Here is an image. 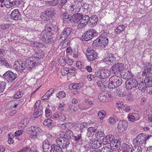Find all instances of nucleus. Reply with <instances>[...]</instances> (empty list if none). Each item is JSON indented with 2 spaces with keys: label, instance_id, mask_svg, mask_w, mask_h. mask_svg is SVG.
<instances>
[{
  "label": "nucleus",
  "instance_id": "33",
  "mask_svg": "<svg viewBox=\"0 0 152 152\" xmlns=\"http://www.w3.org/2000/svg\"><path fill=\"white\" fill-rule=\"evenodd\" d=\"M75 140L76 141V142L79 145H81L83 144V141L81 134L75 136Z\"/></svg>",
  "mask_w": 152,
  "mask_h": 152
},
{
  "label": "nucleus",
  "instance_id": "56",
  "mask_svg": "<svg viewBox=\"0 0 152 152\" xmlns=\"http://www.w3.org/2000/svg\"><path fill=\"white\" fill-rule=\"evenodd\" d=\"M127 117L129 121H132V122L135 120V118L134 117V116L131 114H129L128 115Z\"/></svg>",
  "mask_w": 152,
  "mask_h": 152
},
{
  "label": "nucleus",
  "instance_id": "51",
  "mask_svg": "<svg viewBox=\"0 0 152 152\" xmlns=\"http://www.w3.org/2000/svg\"><path fill=\"white\" fill-rule=\"evenodd\" d=\"M58 62L60 66H64L66 63V61L62 58H60Z\"/></svg>",
  "mask_w": 152,
  "mask_h": 152
},
{
  "label": "nucleus",
  "instance_id": "16",
  "mask_svg": "<svg viewBox=\"0 0 152 152\" xmlns=\"http://www.w3.org/2000/svg\"><path fill=\"white\" fill-rule=\"evenodd\" d=\"M99 40V47L101 48H104L107 45L108 42V39L105 36L104 34H102L98 38Z\"/></svg>",
  "mask_w": 152,
  "mask_h": 152
},
{
  "label": "nucleus",
  "instance_id": "58",
  "mask_svg": "<svg viewBox=\"0 0 152 152\" xmlns=\"http://www.w3.org/2000/svg\"><path fill=\"white\" fill-rule=\"evenodd\" d=\"M117 105L118 108L119 109H120L124 107L123 103L119 101L117 103Z\"/></svg>",
  "mask_w": 152,
  "mask_h": 152
},
{
  "label": "nucleus",
  "instance_id": "37",
  "mask_svg": "<svg viewBox=\"0 0 152 152\" xmlns=\"http://www.w3.org/2000/svg\"><path fill=\"white\" fill-rule=\"evenodd\" d=\"M62 148L59 146H58L53 144L52 150L53 152H62Z\"/></svg>",
  "mask_w": 152,
  "mask_h": 152
},
{
  "label": "nucleus",
  "instance_id": "3",
  "mask_svg": "<svg viewBox=\"0 0 152 152\" xmlns=\"http://www.w3.org/2000/svg\"><path fill=\"white\" fill-rule=\"evenodd\" d=\"M144 70L142 74L143 76H145L144 80L146 87H152V70L151 64L147 62L144 64Z\"/></svg>",
  "mask_w": 152,
  "mask_h": 152
},
{
  "label": "nucleus",
  "instance_id": "53",
  "mask_svg": "<svg viewBox=\"0 0 152 152\" xmlns=\"http://www.w3.org/2000/svg\"><path fill=\"white\" fill-rule=\"evenodd\" d=\"M23 94L21 93L20 91L17 92L14 95V99H18L22 97L23 96Z\"/></svg>",
  "mask_w": 152,
  "mask_h": 152
},
{
  "label": "nucleus",
  "instance_id": "23",
  "mask_svg": "<svg viewBox=\"0 0 152 152\" xmlns=\"http://www.w3.org/2000/svg\"><path fill=\"white\" fill-rule=\"evenodd\" d=\"M31 132L30 134V137L33 138L37 137V134L40 132L41 129L37 126H31Z\"/></svg>",
  "mask_w": 152,
  "mask_h": 152
},
{
  "label": "nucleus",
  "instance_id": "29",
  "mask_svg": "<svg viewBox=\"0 0 152 152\" xmlns=\"http://www.w3.org/2000/svg\"><path fill=\"white\" fill-rule=\"evenodd\" d=\"M60 127L62 129L70 130L72 127V125L70 123H64L61 124Z\"/></svg>",
  "mask_w": 152,
  "mask_h": 152
},
{
  "label": "nucleus",
  "instance_id": "39",
  "mask_svg": "<svg viewBox=\"0 0 152 152\" xmlns=\"http://www.w3.org/2000/svg\"><path fill=\"white\" fill-rule=\"evenodd\" d=\"M48 35L49 34L46 32V30H43L40 35V37L41 40L44 41Z\"/></svg>",
  "mask_w": 152,
  "mask_h": 152
},
{
  "label": "nucleus",
  "instance_id": "27",
  "mask_svg": "<svg viewBox=\"0 0 152 152\" xmlns=\"http://www.w3.org/2000/svg\"><path fill=\"white\" fill-rule=\"evenodd\" d=\"M114 136L113 135L109 134L107 135L104 139H103V142H105L104 144L110 143L112 141L114 140Z\"/></svg>",
  "mask_w": 152,
  "mask_h": 152
},
{
  "label": "nucleus",
  "instance_id": "64",
  "mask_svg": "<svg viewBox=\"0 0 152 152\" xmlns=\"http://www.w3.org/2000/svg\"><path fill=\"white\" fill-rule=\"evenodd\" d=\"M109 121L111 124H115V121L114 118L112 117H110L109 118Z\"/></svg>",
  "mask_w": 152,
  "mask_h": 152
},
{
  "label": "nucleus",
  "instance_id": "8",
  "mask_svg": "<svg viewBox=\"0 0 152 152\" xmlns=\"http://www.w3.org/2000/svg\"><path fill=\"white\" fill-rule=\"evenodd\" d=\"M5 80L8 82H12L17 77V75L12 71L9 70L5 72L3 75Z\"/></svg>",
  "mask_w": 152,
  "mask_h": 152
},
{
  "label": "nucleus",
  "instance_id": "24",
  "mask_svg": "<svg viewBox=\"0 0 152 152\" xmlns=\"http://www.w3.org/2000/svg\"><path fill=\"white\" fill-rule=\"evenodd\" d=\"M11 17L12 20H18L20 19V14L18 10H14L12 12Z\"/></svg>",
  "mask_w": 152,
  "mask_h": 152
},
{
  "label": "nucleus",
  "instance_id": "43",
  "mask_svg": "<svg viewBox=\"0 0 152 152\" xmlns=\"http://www.w3.org/2000/svg\"><path fill=\"white\" fill-rule=\"evenodd\" d=\"M6 84L5 82L4 81L0 82V93L4 92Z\"/></svg>",
  "mask_w": 152,
  "mask_h": 152
},
{
  "label": "nucleus",
  "instance_id": "41",
  "mask_svg": "<svg viewBox=\"0 0 152 152\" xmlns=\"http://www.w3.org/2000/svg\"><path fill=\"white\" fill-rule=\"evenodd\" d=\"M130 152H142L141 148L140 146H135L132 148Z\"/></svg>",
  "mask_w": 152,
  "mask_h": 152
},
{
  "label": "nucleus",
  "instance_id": "14",
  "mask_svg": "<svg viewBox=\"0 0 152 152\" xmlns=\"http://www.w3.org/2000/svg\"><path fill=\"white\" fill-rule=\"evenodd\" d=\"M139 82L136 79H134L127 80L126 82V87L128 90L134 88L138 86Z\"/></svg>",
  "mask_w": 152,
  "mask_h": 152
},
{
  "label": "nucleus",
  "instance_id": "62",
  "mask_svg": "<svg viewBox=\"0 0 152 152\" xmlns=\"http://www.w3.org/2000/svg\"><path fill=\"white\" fill-rule=\"evenodd\" d=\"M54 88H51L46 93V95H48L50 96L54 93Z\"/></svg>",
  "mask_w": 152,
  "mask_h": 152
},
{
  "label": "nucleus",
  "instance_id": "40",
  "mask_svg": "<svg viewBox=\"0 0 152 152\" xmlns=\"http://www.w3.org/2000/svg\"><path fill=\"white\" fill-rule=\"evenodd\" d=\"M53 121L50 119L48 118L45 119L43 122V125L50 127L52 125Z\"/></svg>",
  "mask_w": 152,
  "mask_h": 152
},
{
  "label": "nucleus",
  "instance_id": "18",
  "mask_svg": "<svg viewBox=\"0 0 152 152\" xmlns=\"http://www.w3.org/2000/svg\"><path fill=\"white\" fill-rule=\"evenodd\" d=\"M124 66V64L122 63H118L115 64L113 65L111 68V71L114 74H115L118 72L122 70Z\"/></svg>",
  "mask_w": 152,
  "mask_h": 152
},
{
  "label": "nucleus",
  "instance_id": "38",
  "mask_svg": "<svg viewBox=\"0 0 152 152\" xmlns=\"http://www.w3.org/2000/svg\"><path fill=\"white\" fill-rule=\"evenodd\" d=\"M42 111L41 110H35V112L33 114V117L35 118H37L42 115Z\"/></svg>",
  "mask_w": 152,
  "mask_h": 152
},
{
  "label": "nucleus",
  "instance_id": "11",
  "mask_svg": "<svg viewBox=\"0 0 152 152\" xmlns=\"http://www.w3.org/2000/svg\"><path fill=\"white\" fill-rule=\"evenodd\" d=\"M56 142L58 145L63 148H67L69 144V141L62 137L57 138L56 140Z\"/></svg>",
  "mask_w": 152,
  "mask_h": 152
},
{
  "label": "nucleus",
  "instance_id": "7",
  "mask_svg": "<svg viewBox=\"0 0 152 152\" xmlns=\"http://www.w3.org/2000/svg\"><path fill=\"white\" fill-rule=\"evenodd\" d=\"M55 12L56 11L54 9L50 8L42 12L40 15V18L43 20H48L51 16L56 14Z\"/></svg>",
  "mask_w": 152,
  "mask_h": 152
},
{
  "label": "nucleus",
  "instance_id": "52",
  "mask_svg": "<svg viewBox=\"0 0 152 152\" xmlns=\"http://www.w3.org/2000/svg\"><path fill=\"white\" fill-rule=\"evenodd\" d=\"M73 8H74L75 13L79 12L81 9L80 6L78 4L73 5Z\"/></svg>",
  "mask_w": 152,
  "mask_h": 152
},
{
  "label": "nucleus",
  "instance_id": "46",
  "mask_svg": "<svg viewBox=\"0 0 152 152\" xmlns=\"http://www.w3.org/2000/svg\"><path fill=\"white\" fill-rule=\"evenodd\" d=\"M53 41V39L51 35H49V34L45 38V39L44 41L45 42L47 43H49L50 42H52Z\"/></svg>",
  "mask_w": 152,
  "mask_h": 152
},
{
  "label": "nucleus",
  "instance_id": "6",
  "mask_svg": "<svg viewBox=\"0 0 152 152\" xmlns=\"http://www.w3.org/2000/svg\"><path fill=\"white\" fill-rule=\"evenodd\" d=\"M152 137L151 135H146L143 133L139 134L133 140L134 143H137L139 146L143 145L146 144V141Z\"/></svg>",
  "mask_w": 152,
  "mask_h": 152
},
{
  "label": "nucleus",
  "instance_id": "48",
  "mask_svg": "<svg viewBox=\"0 0 152 152\" xmlns=\"http://www.w3.org/2000/svg\"><path fill=\"white\" fill-rule=\"evenodd\" d=\"M101 152H112V150L109 147H104L101 150Z\"/></svg>",
  "mask_w": 152,
  "mask_h": 152
},
{
  "label": "nucleus",
  "instance_id": "30",
  "mask_svg": "<svg viewBox=\"0 0 152 152\" xmlns=\"http://www.w3.org/2000/svg\"><path fill=\"white\" fill-rule=\"evenodd\" d=\"M98 20L97 16L96 15H94L91 16L90 18H89V22L92 26H95L97 24Z\"/></svg>",
  "mask_w": 152,
  "mask_h": 152
},
{
  "label": "nucleus",
  "instance_id": "55",
  "mask_svg": "<svg viewBox=\"0 0 152 152\" xmlns=\"http://www.w3.org/2000/svg\"><path fill=\"white\" fill-rule=\"evenodd\" d=\"M44 30H46V32L49 34L50 32L52 31V28L50 26H49L48 25H46Z\"/></svg>",
  "mask_w": 152,
  "mask_h": 152
},
{
  "label": "nucleus",
  "instance_id": "59",
  "mask_svg": "<svg viewBox=\"0 0 152 152\" xmlns=\"http://www.w3.org/2000/svg\"><path fill=\"white\" fill-rule=\"evenodd\" d=\"M3 2L5 6L7 8H9L11 7V5H10V4L9 3V2L8 1V0H4Z\"/></svg>",
  "mask_w": 152,
  "mask_h": 152
},
{
  "label": "nucleus",
  "instance_id": "63",
  "mask_svg": "<svg viewBox=\"0 0 152 152\" xmlns=\"http://www.w3.org/2000/svg\"><path fill=\"white\" fill-rule=\"evenodd\" d=\"M23 132V131L22 130H19L15 132V135L16 137H18L21 135Z\"/></svg>",
  "mask_w": 152,
  "mask_h": 152
},
{
  "label": "nucleus",
  "instance_id": "34",
  "mask_svg": "<svg viewBox=\"0 0 152 152\" xmlns=\"http://www.w3.org/2000/svg\"><path fill=\"white\" fill-rule=\"evenodd\" d=\"M97 128L96 127H90L87 129L88 134L90 136L91 135H94L95 132L97 131Z\"/></svg>",
  "mask_w": 152,
  "mask_h": 152
},
{
  "label": "nucleus",
  "instance_id": "4",
  "mask_svg": "<svg viewBox=\"0 0 152 152\" xmlns=\"http://www.w3.org/2000/svg\"><path fill=\"white\" fill-rule=\"evenodd\" d=\"M109 82L108 88L110 89L114 88L119 86L122 83V80L120 76L114 75L109 79Z\"/></svg>",
  "mask_w": 152,
  "mask_h": 152
},
{
  "label": "nucleus",
  "instance_id": "28",
  "mask_svg": "<svg viewBox=\"0 0 152 152\" xmlns=\"http://www.w3.org/2000/svg\"><path fill=\"white\" fill-rule=\"evenodd\" d=\"M138 88L142 93H145L147 92L146 87H145L144 83L143 81H140L138 84Z\"/></svg>",
  "mask_w": 152,
  "mask_h": 152
},
{
  "label": "nucleus",
  "instance_id": "5",
  "mask_svg": "<svg viewBox=\"0 0 152 152\" xmlns=\"http://www.w3.org/2000/svg\"><path fill=\"white\" fill-rule=\"evenodd\" d=\"M26 59L25 63L23 64L22 62L18 61L13 65V67L15 69L17 72H26V70L27 69L30 70L31 69L34 68V67H31L30 65L26 64Z\"/></svg>",
  "mask_w": 152,
  "mask_h": 152
},
{
  "label": "nucleus",
  "instance_id": "17",
  "mask_svg": "<svg viewBox=\"0 0 152 152\" xmlns=\"http://www.w3.org/2000/svg\"><path fill=\"white\" fill-rule=\"evenodd\" d=\"M110 75V71L107 69L99 71L97 74V77L102 79H105L108 77Z\"/></svg>",
  "mask_w": 152,
  "mask_h": 152
},
{
  "label": "nucleus",
  "instance_id": "36",
  "mask_svg": "<svg viewBox=\"0 0 152 152\" xmlns=\"http://www.w3.org/2000/svg\"><path fill=\"white\" fill-rule=\"evenodd\" d=\"M105 134L103 132L98 130H97L95 134V137L98 138L99 137H104Z\"/></svg>",
  "mask_w": 152,
  "mask_h": 152
},
{
  "label": "nucleus",
  "instance_id": "2",
  "mask_svg": "<svg viewBox=\"0 0 152 152\" xmlns=\"http://www.w3.org/2000/svg\"><path fill=\"white\" fill-rule=\"evenodd\" d=\"M72 20H73V24L77 25V28L80 29L84 27L89 21V17L87 15H83L78 13L74 15Z\"/></svg>",
  "mask_w": 152,
  "mask_h": 152
},
{
  "label": "nucleus",
  "instance_id": "57",
  "mask_svg": "<svg viewBox=\"0 0 152 152\" xmlns=\"http://www.w3.org/2000/svg\"><path fill=\"white\" fill-rule=\"evenodd\" d=\"M45 113L46 117L50 116L52 113V111L48 108H46L45 110Z\"/></svg>",
  "mask_w": 152,
  "mask_h": 152
},
{
  "label": "nucleus",
  "instance_id": "45",
  "mask_svg": "<svg viewBox=\"0 0 152 152\" xmlns=\"http://www.w3.org/2000/svg\"><path fill=\"white\" fill-rule=\"evenodd\" d=\"M106 115V112L104 110L100 111H99L98 113V116L100 118V119L103 118Z\"/></svg>",
  "mask_w": 152,
  "mask_h": 152
},
{
  "label": "nucleus",
  "instance_id": "21",
  "mask_svg": "<svg viewBox=\"0 0 152 152\" xmlns=\"http://www.w3.org/2000/svg\"><path fill=\"white\" fill-rule=\"evenodd\" d=\"M128 126V123L126 121H120L118 126V128L119 131L120 132H124L127 129Z\"/></svg>",
  "mask_w": 152,
  "mask_h": 152
},
{
  "label": "nucleus",
  "instance_id": "44",
  "mask_svg": "<svg viewBox=\"0 0 152 152\" xmlns=\"http://www.w3.org/2000/svg\"><path fill=\"white\" fill-rule=\"evenodd\" d=\"M146 114L148 116V121L152 122V111L148 110H147Z\"/></svg>",
  "mask_w": 152,
  "mask_h": 152
},
{
  "label": "nucleus",
  "instance_id": "32",
  "mask_svg": "<svg viewBox=\"0 0 152 152\" xmlns=\"http://www.w3.org/2000/svg\"><path fill=\"white\" fill-rule=\"evenodd\" d=\"M125 27L123 25H120L117 26L115 30V32L116 34H120L125 29Z\"/></svg>",
  "mask_w": 152,
  "mask_h": 152
},
{
  "label": "nucleus",
  "instance_id": "22",
  "mask_svg": "<svg viewBox=\"0 0 152 152\" xmlns=\"http://www.w3.org/2000/svg\"><path fill=\"white\" fill-rule=\"evenodd\" d=\"M71 32V29L69 28H65L60 36V38L62 40H64L69 35Z\"/></svg>",
  "mask_w": 152,
  "mask_h": 152
},
{
  "label": "nucleus",
  "instance_id": "25",
  "mask_svg": "<svg viewBox=\"0 0 152 152\" xmlns=\"http://www.w3.org/2000/svg\"><path fill=\"white\" fill-rule=\"evenodd\" d=\"M121 76L122 78L126 79H129L132 76L131 73L127 70L122 71L121 73Z\"/></svg>",
  "mask_w": 152,
  "mask_h": 152
},
{
  "label": "nucleus",
  "instance_id": "60",
  "mask_svg": "<svg viewBox=\"0 0 152 152\" xmlns=\"http://www.w3.org/2000/svg\"><path fill=\"white\" fill-rule=\"evenodd\" d=\"M99 40L98 38L97 39H96L92 43V45L93 46H99Z\"/></svg>",
  "mask_w": 152,
  "mask_h": 152
},
{
  "label": "nucleus",
  "instance_id": "1",
  "mask_svg": "<svg viewBox=\"0 0 152 152\" xmlns=\"http://www.w3.org/2000/svg\"><path fill=\"white\" fill-rule=\"evenodd\" d=\"M45 56V53L42 50L37 49L34 55L26 59V64L28 66L30 65L31 67L34 68L40 63V59L42 58Z\"/></svg>",
  "mask_w": 152,
  "mask_h": 152
},
{
  "label": "nucleus",
  "instance_id": "15",
  "mask_svg": "<svg viewBox=\"0 0 152 152\" xmlns=\"http://www.w3.org/2000/svg\"><path fill=\"white\" fill-rule=\"evenodd\" d=\"M61 11H62L61 15L64 22L65 23H69L70 21L72 23H73V20H72L74 15L70 17L69 16V15L68 14V12L66 11V10L64 9H62Z\"/></svg>",
  "mask_w": 152,
  "mask_h": 152
},
{
  "label": "nucleus",
  "instance_id": "35",
  "mask_svg": "<svg viewBox=\"0 0 152 152\" xmlns=\"http://www.w3.org/2000/svg\"><path fill=\"white\" fill-rule=\"evenodd\" d=\"M46 3L47 5L54 6L58 4V0H52L50 1H47Z\"/></svg>",
  "mask_w": 152,
  "mask_h": 152
},
{
  "label": "nucleus",
  "instance_id": "20",
  "mask_svg": "<svg viewBox=\"0 0 152 152\" xmlns=\"http://www.w3.org/2000/svg\"><path fill=\"white\" fill-rule=\"evenodd\" d=\"M90 148L93 149H97L100 147L102 145L101 142L96 140H90L89 142Z\"/></svg>",
  "mask_w": 152,
  "mask_h": 152
},
{
  "label": "nucleus",
  "instance_id": "47",
  "mask_svg": "<svg viewBox=\"0 0 152 152\" xmlns=\"http://www.w3.org/2000/svg\"><path fill=\"white\" fill-rule=\"evenodd\" d=\"M30 44L32 46L40 48L41 47V44L36 41L31 42H30Z\"/></svg>",
  "mask_w": 152,
  "mask_h": 152
},
{
  "label": "nucleus",
  "instance_id": "61",
  "mask_svg": "<svg viewBox=\"0 0 152 152\" xmlns=\"http://www.w3.org/2000/svg\"><path fill=\"white\" fill-rule=\"evenodd\" d=\"M58 119L61 121H64L66 119V117L64 114H61L60 113Z\"/></svg>",
  "mask_w": 152,
  "mask_h": 152
},
{
  "label": "nucleus",
  "instance_id": "54",
  "mask_svg": "<svg viewBox=\"0 0 152 152\" xmlns=\"http://www.w3.org/2000/svg\"><path fill=\"white\" fill-rule=\"evenodd\" d=\"M29 118H26L24 119L22 122V123L23 125V126L26 127L29 123Z\"/></svg>",
  "mask_w": 152,
  "mask_h": 152
},
{
  "label": "nucleus",
  "instance_id": "49",
  "mask_svg": "<svg viewBox=\"0 0 152 152\" xmlns=\"http://www.w3.org/2000/svg\"><path fill=\"white\" fill-rule=\"evenodd\" d=\"M82 86V84L75 83L72 86V88L74 89H80Z\"/></svg>",
  "mask_w": 152,
  "mask_h": 152
},
{
  "label": "nucleus",
  "instance_id": "42",
  "mask_svg": "<svg viewBox=\"0 0 152 152\" xmlns=\"http://www.w3.org/2000/svg\"><path fill=\"white\" fill-rule=\"evenodd\" d=\"M66 94L63 91L58 92L56 94V96L59 99H61L65 97Z\"/></svg>",
  "mask_w": 152,
  "mask_h": 152
},
{
  "label": "nucleus",
  "instance_id": "10",
  "mask_svg": "<svg viewBox=\"0 0 152 152\" xmlns=\"http://www.w3.org/2000/svg\"><path fill=\"white\" fill-rule=\"evenodd\" d=\"M108 58H104L101 61L102 62H104L108 65H112L113 64V61H115L118 56V55L115 53L113 54L111 53H109L108 54Z\"/></svg>",
  "mask_w": 152,
  "mask_h": 152
},
{
  "label": "nucleus",
  "instance_id": "9",
  "mask_svg": "<svg viewBox=\"0 0 152 152\" xmlns=\"http://www.w3.org/2000/svg\"><path fill=\"white\" fill-rule=\"evenodd\" d=\"M97 34L96 30L94 29H90L85 33L83 35V37L85 41H88L97 36Z\"/></svg>",
  "mask_w": 152,
  "mask_h": 152
},
{
  "label": "nucleus",
  "instance_id": "50",
  "mask_svg": "<svg viewBox=\"0 0 152 152\" xmlns=\"http://www.w3.org/2000/svg\"><path fill=\"white\" fill-rule=\"evenodd\" d=\"M105 82H106V81H105L104 82H103L102 80H99L97 82V84L99 86L102 88L103 86H105Z\"/></svg>",
  "mask_w": 152,
  "mask_h": 152
},
{
  "label": "nucleus",
  "instance_id": "26",
  "mask_svg": "<svg viewBox=\"0 0 152 152\" xmlns=\"http://www.w3.org/2000/svg\"><path fill=\"white\" fill-rule=\"evenodd\" d=\"M0 64L4 66L7 68H10L11 65L5 58L0 56Z\"/></svg>",
  "mask_w": 152,
  "mask_h": 152
},
{
  "label": "nucleus",
  "instance_id": "12",
  "mask_svg": "<svg viewBox=\"0 0 152 152\" xmlns=\"http://www.w3.org/2000/svg\"><path fill=\"white\" fill-rule=\"evenodd\" d=\"M86 55L88 59L90 61L94 60L97 57L96 52L91 48H88L87 49Z\"/></svg>",
  "mask_w": 152,
  "mask_h": 152
},
{
  "label": "nucleus",
  "instance_id": "19",
  "mask_svg": "<svg viewBox=\"0 0 152 152\" xmlns=\"http://www.w3.org/2000/svg\"><path fill=\"white\" fill-rule=\"evenodd\" d=\"M112 96L110 93L104 92H102L99 96V100L103 102H105L107 100H110L112 98Z\"/></svg>",
  "mask_w": 152,
  "mask_h": 152
},
{
  "label": "nucleus",
  "instance_id": "13",
  "mask_svg": "<svg viewBox=\"0 0 152 152\" xmlns=\"http://www.w3.org/2000/svg\"><path fill=\"white\" fill-rule=\"evenodd\" d=\"M53 144L48 139L44 140L42 142L43 149L44 152H51L53 148Z\"/></svg>",
  "mask_w": 152,
  "mask_h": 152
},
{
  "label": "nucleus",
  "instance_id": "31",
  "mask_svg": "<svg viewBox=\"0 0 152 152\" xmlns=\"http://www.w3.org/2000/svg\"><path fill=\"white\" fill-rule=\"evenodd\" d=\"M73 133L70 130H68L64 134L63 137L65 139H67L69 140L72 137H73Z\"/></svg>",
  "mask_w": 152,
  "mask_h": 152
}]
</instances>
